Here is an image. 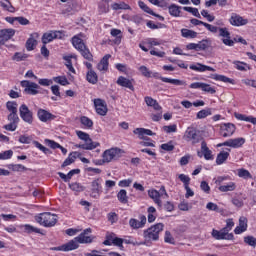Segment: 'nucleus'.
Returning <instances> with one entry per match:
<instances>
[{"label": "nucleus", "instance_id": "58", "mask_svg": "<svg viewBox=\"0 0 256 256\" xmlns=\"http://www.w3.org/2000/svg\"><path fill=\"white\" fill-rule=\"evenodd\" d=\"M6 107L10 113H17V102H7Z\"/></svg>", "mask_w": 256, "mask_h": 256}, {"label": "nucleus", "instance_id": "50", "mask_svg": "<svg viewBox=\"0 0 256 256\" xmlns=\"http://www.w3.org/2000/svg\"><path fill=\"white\" fill-rule=\"evenodd\" d=\"M116 238L117 237L113 233L107 234L106 235V240L103 242V245H107V246L113 245V241H115Z\"/></svg>", "mask_w": 256, "mask_h": 256}, {"label": "nucleus", "instance_id": "13", "mask_svg": "<svg viewBox=\"0 0 256 256\" xmlns=\"http://www.w3.org/2000/svg\"><path fill=\"white\" fill-rule=\"evenodd\" d=\"M63 38V32L61 31H50L48 33H44L42 36V43L44 45H47V43H51L53 39H62Z\"/></svg>", "mask_w": 256, "mask_h": 256}, {"label": "nucleus", "instance_id": "33", "mask_svg": "<svg viewBox=\"0 0 256 256\" xmlns=\"http://www.w3.org/2000/svg\"><path fill=\"white\" fill-rule=\"evenodd\" d=\"M211 79H214V81H222V83H231L233 84V79L219 74H212Z\"/></svg>", "mask_w": 256, "mask_h": 256}, {"label": "nucleus", "instance_id": "57", "mask_svg": "<svg viewBox=\"0 0 256 256\" xmlns=\"http://www.w3.org/2000/svg\"><path fill=\"white\" fill-rule=\"evenodd\" d=\"M178 179L184 184V187L189 186V183H191V178L185 174H180Z\"/></svg>", "mask_w": 256, "mask_h": 256}, {"label": "nucleus", "instance_id": "5", "mask_svg": "<svg viewBox=\"0 0 256 256\" xmlns=\"http://www.w3.org/2000/svg\"><path fill=\"white\" fill-rule=\"evenodd\" d=\"M165 225L157 223L144 231L145 241H159V233L163 231Z\"/></svg>", "mask_w": 256, "mask_h": 256}, {"label": "nucleus", "instance_id": "40", "mask_svg": "<svg viewBox=\"0 0 256 256\" xmlns=\"http://www.w3.org/2000/svg\"><path fill=\"white\" fill-rule=\"evenodd\" d=\"M169 13L170 15H172V17H179V15L181 14V7L172 4L169 6Z\"/></svg>", "mask_w": 256, "mask_h": 256}, {"label": "nucleus", "instance_id": "25", "mask_svg": "<svg viewBox=\"0 0 256 256\" xmlns=\"http://www.w3.org/2000/svg\"><path fill=\"white\" fill-rule=\"evenodd\" d=\"M244 231H247V219L245 216H242L239 218V226L235 228L234 233L236 235H241Z\"/></svg>", "mask_w": 256, "mask_h": 256}, {"label": "nucleus", "instance_id": "22", "mask_svg": "<svg viewBox=\"0 0 256 256\" xmlns=\"http://www.w3.org/2000/svg\"><path fill=\"white\" fill-rule=\"evenodd\" d=\"M190 69L192 71H198L199 73H205V71L215 72V68H213L211 66H207V65L201 64V63L190 65Z\"/></svg>", "mask_w": 256, "mask_h": 256}, {"label": "nucleus", "instance_id": "41", "mask_svg": "<svg viewBox=\"0 0 256 256\" xmlns=\"http://www.w3.org/2000/svg\"><path fill=\"white\" fill-rule=\"evenodd\" d=\"M20 227L21 229H23L24 233H41V230L39 228H35L29 224H25Z\"/></svg>", "mask_w": 256, "mask_h": 256}, {"label": "nucleus", "instance_id": "21", "mask_svg": "<svg viewBox=\"0 0 256 256\" xmlns=\"http://www.w3.org/2000/svg\"><path fill=\"white\" fill-rule=\"evenodd\" d=\"M37 115H38V119H40L42 123H47V121H51V119H55V116L45 109H39Z\"/></svg>", "mask_w": 256, "mask_h": 256}, {"label": "nucleus", "instance_id": "48", "mask_svg": "<svg viewBox=\"0 0 256 256\" xmlns=\"http://www.w3.org/2000/svg\"><path fill=\"white\" fill-rule=\"evenodd\" d=\"M202 90L205 91V93H210L211 95H215V93H217V90L207 83L202 84Z\"/></svg>", "mask_w": 256, "mask_h": 256}, {"label": "nucleus", "instance_id": "32", "mask_svg": "<svg viewBox=\"0 0 256 256\" xmlns=\"http://www.w3.org/2000/svg\"><path fill=\"white\" fill-rule=\"evenodd\" d=\"M110 35H112V37H116L115 39L116 45H119L121 43V39H123V32H121L120 29L113 28L110 31Z\"/></svg>", "mask_w": 256, "mask_h": 256}, {"label": "nucleus", "instance_id": "34", "mask_svg": "<svg viewBox=\"0 0 256 256\" xmlns=\"http://www.w3.org/2000/svg\"><path fill=\"white\" fill-rule=\"evenodd\" d=\"M229 159V152L222 151L216 157V163L218 165H223Z\"/></svg>", "mask_w": 256, "mask_h": 256}, {"label": "nucleus", "instance_id": "23", "mask_svg": "<svg viewBox=\"0 0 256 256\" xmlns=\"http://www.w3.org/2000/svg\"><path fill=\"white\" fill-rule=\"evenodd\" d=\"M138 5H139L140 9H142V11H145V13H148L149 15H153L154 17H157L158 19H160V21L165 20V18L163 16L153 12V10H151V8H149V6H147V4H145V2L139 1Z\"/></svg>", "mask_w": 256, "mask_h": 256}, {"label": "nucleus", "instance_id": "15", "mask_svg": "<svg viewBox=\"0 0 256 256\" xmlns=\"http://www.w3.org/2000/svg\"><path fill=\"white\" fill-rule=\"evenodd\" d=\"M91 233H92L91 228H87L79 236L75 237L76 241L78 242V245L79 243L80 244L92 243L93 238H91V236H88Z\"/></svg>", "mask_w": 256, "mask_h": 256}, {"label": "nucleus", "instance_id": "39", "mask_svg": "<svg viewBox=\"0 0 256 256\" xmlns=\"http://www.w3.org/2000/svg\"><path fill=\"white\" fill-rule=\"evenodd\" d=\"M233 65H235V68L238 71H247V69H251V67H249V64L237 60L233 62Z\"/></svg>", "mask_w": 256, "mask_h": 256}, {"label": "nucleus", "instance_id": "36", "mask_svg": "<svg viewBox=\"0 0 256 256\" xmlns=\"http://www.w3.org/2000/svg\"><path fill=\"white\" fill-rule=\"evenodd\" d=\"M231 141V147L233 149H239V147H243L245 145V138H235V139H230Z\"/></svg>", "mask_w": 256, "mask_h": 256}, {"label": "nucleus", "instance_id": "14", "mask_svg": "<svg viewBox=\"0 0 256 256\" xmlns=\"http://www.w3.org/2000/svg\"><path fill=\"white\" fill-rule=\"evenodd\" d=\"M13 37H15V29L8 28L0 30V46L5 45V43L13 39Z\"/></svg>", "mask_w": 256, "mask_h": 256}, {"label": "nucleus", "instance_id": "8", "mask_svg": "<svg viewBox=\"0 0 256 256\" xmlns=\"http://www.w3.org/2000/svg\"><path fill=\"white\" fill-rule=\"evenodd\" d=\"M101 183H103V180L101 178H97L91 182V197L93 199H99L101 196V192L103 189V186H101Z\"/></svg>", "mask_w": 256, "mask_h": 256}, {"label": "nucleus", "instance_id": "9", "mask_svg": "<svg viewBox=\"0 0 256 256\" xmlns=\"http://www.w3.org/2000/svg\"><path fill=\"white\" fill-rule=\"evenodd\" d=\"M20 117L25 123H28V125H31L33 123V112L29 110V107L27 105L22 104L19 108Z\"/></svg>", "mask_w": 256, "mask_h": 256}, {"label": "nucleus", "instance_id": "27", "mask_svg": "<svg viewBox=\"0 0 256 256\" xmlns=\"http://www.w3.org/2000/svg\"><path fill=\"white\" fill-rule=\"evenodd\" d=\"M109 59L111 54H106L97 65L98 71H107L109 69Z\"/></svg>", "mask_w": 256, "mask_h": 256}, {"label": "nucleus", "instance_id": "60", "mask_svg": "<svg viewBox=\"0 0 256 256\" xmlns=\"http://www.w3.org/2000/svg\"><path fill=\"white\" fill-rule=\"evenodd\" d=\"M112 9H114V11H119V9H130V7L125 3H114Z\"/></svg>", "mask_w": 256, "mask_h": 256}, {"label": "nucleus", "instance_id": "26", "mask_svg": "<svg viewBox=\"0 0 256 256\" xmlns=\"http://www.w3.org/2000/svg\"><path fill=\"white\" fill-rule=\"evenodd\" d=\"M201 149L204 159H206V161H213V152L209 149V147H207L206 141L201 142Z\"/></svg>", "mask_w": 256, "mask_h": 256}, {"label": "nucleus", "instance_id": "56", "mask_svg": "<svg viewBox=\"0 0 256 256\" xmlns=\"http://www.w3.org/2000/svg\"><path fill=\"white\" fill-rule=\"evenodd\" d=\"M164 241L165 243H170V245H175V238H173L169 231L165 232Z\"/></svg>", "mask_w": 256, "mask_h": 256}, {"label": "nucleus", "instance_id": "35", "mask_svg": "<svg viewBox=\"0 0 256 256\" xmlns=\"http://www.w3.org/2000/svg\"><path fill=\"white\" fill-rule=\"evenodd\" d=\"M86 79H87L88 83L95 85L98 81L97 73L93 70H89L87 72Z\"/></svg>", "mask_w": 256, "mask_h": 256}, {"label": "nucleus", "instance_id": "4", "mask_svg": "<svg viewBox=\"0 0 256 256\" xmlns=\"http://www.w3.org/2000/svg\"><path fill=\"white\" fill-rule=\"evenodd\" d=\"M72 45L81 53L84 59H87V61H93V54H91V51H89V48L85 46V43H83L81 38L74 36L72 38Z\"/></svg>", "mask_w": 256, "mask_h": 256}, {"label": "nucleus", "instance_id": "1", "mask_svg": "<svg viewBox=\"0 0 256 256\" xmlns=\"http://www.w3.org/2000/svg\"><path fill=\"white\" fill-rule=\"evenodd\" d=\"M148 196L154 201L156 205H158L159 209L163 207V201H161V199H169V194H167L165 186H161L159 191L156 189L149 190Z\"/></svg>", "mask_w": 256, "mask_h": 256}, {"label": "nucleus", "instance_id": "55", "mask_svg": "<svg viewBox=\"0 0 256 256\" xmlns=\"http://www.w3.org/2000/svg\"><path fill=\"white\" fill-rule=\"evenodd\" d=\"M238 177H241L242 179H251V173L248 170L239 169Z\"/></svg>", "mask_w": 256, "mask_h": 256}, {"label": "nucleus", "instance_id": "11", "mask_svg": "<svg viewBox=\"0 0 256 256\" xmlns=\"http://www.w3.org/2000/svg\"><path fill=\"white\" fill-rule=\"evenodd\" d=\"M219 37H222V43L226 45V47H233L234 41L231 39V33L229 32V29L224 27V28H219Z\"/></svg>", "mask_w": 256, "mask_h": 256}, {"label": "nucleus", "instance_id": "19", "mask_svg": "<svg viewBox=\"0 0 256 256\" xmlns=\"http://www.w3.org/2000/svg\"><path fill=\"white\" fill-rule=\"evenodd\" d=\"M235 133V124H224L221 126L222 137H231Z\"/></svg>", "mask_w": 256, "mask_h": 256}, {"label": "nucleus", "instance_id": "30", "mask_svg": "<svg viewBox=\"0 0 256 256\" xmlns=\"http://www.w3.org/2000/svg\"><path fill=\"white\" fill-rule=\"evenodd\" d=\"M145 103L146 105H148V107H153L155 111H161V106L159 105V103H157V100L147 96L145 97Z\"/></svg>", "mask_w": 256, "mask_h": 256}, {"label": "nucleus", "instance_id": "12", "mask_svg": "<svg viewBox=\"0 0 256 256\" xmlns=\"http://www.w3.org/2000/svg\"><path fill=\"white\" fill-rule=\"evenodd\" d=\"M20 85L25 88V93H28V95H37L39 91V86L35 82H30L28 80L21 81Z\"/></svg>", "mask_w": 256, "mask_h": 256}, {"label": "nucleus", "instance_id": "59", "mask_svg": "<svg viewBox=\"0 0 256 256\" xmlns=\"http://www.w3.org/2000/svg\"><path fill=\"white\" fill-rule=\"evenodd\" d=\"M203 26L208 30L210 31V33H218L219 32V29L220 27H217V26H214V25H211L209 23H203Z\"/></svg>", "mask_w": 256, "mask_h": 256}, {"label": "nucleus", "instance_id": "53", "mask_svg": "<svg viewBox=\"0 0 256 256\" xmlns=\"http://www.w3.org/2000/svg\"><path fill=\"white\" fill-rule=\"evenodd\" d=\"M244 243L250 245V247H256V238L253 236H246L244 237Z\"/></svg>", "mask_w": 256, "mask_h": 256}, {"label": "nucleus", "instance_id": "64", "mask_svg": "<svg viewBox=\"0 0 256 256\" xmlns=\"http://www.w3.org/2000/svg\"><path fill=\"white\" fill-rule=\"evenodd\" d=\"M139 71L144 77H151V71L147 66H140Z\"/></svg>", "mask_w": 256, "mask_h": 256}, {"label": "nucleus", "instance_id": "63", "mask_svg": "<svg viewBox=\"0 0 256 256\" xmlns=\"http://www.w3.org/2000/svg\"><path fill=\"white\" fill-rule=\"evenodd\" d=\"M207 49V41L202 40L196 44V51H205Z\"/></svg>", "mask_w": 256, "mask_h": 256}, {"label": "nucleus", "instance_id": "10", "mask_svg": "<svg viewBox=\"0 0 256 256\" xmlns=\"http://www.w3.org/2000/svg\"><path fill=\"white\" fill-rule=\"evenodd\" d=\"M50 249L51 251H75V249H79V242L74 238L62 246L52 247Z\"/></svg>", "mask_w": 256, "mask_h": 256}, {"label": "nucleus", "instance_id": "42", "mask_svg": "<svg viewBox=\"0 0 256 256\" xmlns=\"http://www.w3.org/2000/svg\"><path fill=\"white\" fill-rule=\"evenodd\" d=\"M69 187L71 191H75L76 193H81V191H85V187L77 182L70 183Z\"/></svg>", "mask_w": 256, "mask_h": 256}, {"label": "nucleus", "instance_id": "29", "mask_svg": "<svg viewBox=\"0 0 256 256\" xmlns=\"http://www.w3.org/2000/svg\"><path fill=\"white\" fill-rule=\"evenodd\" d=\"M212 237L216 239L217 241L226 239L227 237V232L222 228L220 231L213 229L212 230Z\"/></svg>", "mask_w": 256, "mask_h": 256}, {"label": "nucleus", "instance_id": "6", "mask_svg": "<svg viewBox=\"0 0 256 256\" xmlns=\"http://www.w3.org/2000/svg\"><path fill=\"white\" fill-rule=\"evenodd\" d=\"M185 141H191L192 145H197V143H201L203 141V136L197 128L188 127L184 133Z\"/></svg>", "mask_w": 256, "mask_h": 256}, {"label": "nucleus", "instance_id": "24", "mask_svg": "<svg viewBox=\"0 0 256 256\" xmlns=\"http://www.w3.org/2000/svg\"><path fill=\"white\" fill-rule=\"evenodd\" d=\"M230 23L235 27H240L241 25H247L248 21L247 19H243V17L237 14H232L230 18Z\"/></svg>", "mask_w": 256, "mask_h": 256}, {"label": "nucleus", "instance_id": "38", "mask_svg": "<svg viewBox=\"0 0 256 256\" xmlns=\"http://www.w3.org/2000/svg\"><path fill=\"white\" fill-rule=\"evenodd\" d=\"M0 5L5 9V11H9L10 13H15V8L11 5L9 0H0Z\"/></svg>", "mask_w": 256, "mask_h": 256}, {"label": "nucleus", "instance_id": "52", "mask_svg": "<svg viewBox=\"0 0 256 256\" xmlns=\"http://www.w3.org/2000/svg\"><path fill=\"white\" fill-rule=\"evenodd\" d=\"M9 169H11L12 171H27V167L21 165V164H10L9 165Z\"/></svg>", "mask_w": 256, "mask_h": 256}, {"label": "nucleus", "instance_id": "62", "mask_svg": "<svg viewBox=\"0 0 256 256\" xmlns=\"http://www.w3.org/2000/svg\"><path fill=\"white\" fill-rule=\"evenodd\" d=\"M45 143L51 149H59V147H61V144H59V143H57V142H55L53 140L45 139Z\"/></svg>", "mask_w": 256, "mask_h": 256}, {"label": "nucleus", "instance_id": "54", "mask_svg": "<svg viewBox=\"0 0 256 256\" xmlns=\"http://www.w3.org/2000/svg\"><path fill=\"white\" fill-rule=\"evenodd\" d=\"M211 115V109H204L197 113V119H205V117H209Z\"/></svg>", "mask_w": 256, "mask_h": 256}, {"label": "nucleus", "instance_id": "49", "mask_svg": "<svg viewBox=\"0 0 256 256\" xmlns=\"http://www.w3.org/2000/svg\"><path fill=\"white\" fill-rule=\"evenodd\" d=\"M74 11H75V3H72L62 10V15H73Z\"/></svg>", "mask_w": 256, "mask_h": 256}, {"label": "nucleus", "instance_id": "46", "mask_svg": "<svg viewBox=\"0 0 256 256\" xmlns=\"http://www.w3.org/2000/svg\"><path fill=\"white\" fill-rule=\"evenodd\" d=\"M53 80L55 81V83H59V85H69V80H67V77L65 76H57L54 77Z\"/></svg>", "mask_w": 256, "mask_h": 256}, {"label": "nucleus", "instance_id": "16", "mask_svg": "<svg viewBox=\"0 0 256 256\" xmlns=\"http://www.w3.org/2000/svg\"><path fill=\"white\" fill-rule=\"evenodd\" d=\"M94 105L96 109V113L105 117L107 115V104L101 99H94Z\"/></svg>", "mask_w": 256, "mask_h": 256}, {"label": "nucleus", "instance_id": "44", "mask_svg": "<svg viewBox=\"0 0 256 256\" xmlns=\"http://www.w3.org/2000/svg\"><path fill=\"white\" fill-rule=\"evenodd\" d=\"M27 57H29V55L23 53V52H16L13 56H12V61H25V59H27Z\"/></svg>", "mask_w": 256, "mask_h": 256}, {"label": "nucleus", "instance_id": "31", "mask_svg": "<svg viewBox=\"0 0 256 256\" xmlns=\"http://www.w3.org/2000/svg\"><path fill=\"white\" fill-rule=\"evenodd\" d=\"M117 199L124 205L129 203V197L127 196V190L121 189L117 194Z\"/></svg>", "mask_w": 256, "mask_h": 256}, {"label": "nucleus", "instance_id": "3", "mask_svg": "<svg viewBox=\"0 0 256 256\" xmlns=\"http://www.w3.org/2000/svg\"><path fill=\"white\" fill-rule=\"evenodd\" d=\"M35 220L43 227H55L57 225V215L51 212L40 213L35 217Z\"/></svg>", "mask_w": 256, "mask_h": 256}, {"label": "nucleus", "instance_id": "18", "mask_svg": "<svg viewBox=\"0 0 256 256\" xmlns=\"http://www.w3.org/2000/svg\"><path fill=\"white\" fill-rule=\"evenodd\" d=\"M37 39H39V33H33L26 41L27 51H33L37 47Z\"/></svg>", "mask_w": 256, "mask_h": 256}, {"label": "nucleus", "instance_id": "47", "mask_svg": "<svg viewBox=\"0 0 256 256\" xmlns=\"http://www.w3.org/2000/svg\"><path fill=\"white\" fill-rule=\"evenodd\" d=\"M184 11H187L188 13H192L194 17H197L198 19H201V14L199 13V9L193 8V7H184Z\"/></svg>", "mask_w": 256, "mask_h": 256}, {"label": "nucleus", "instance_id": "17", "mask_svg": "<svg viewBox=\"0 0 256 256\" xmlns=\"http://www.w3.org/2000/svg\"><path fill=\"white\" fill-rule=\"evenodd\" d=\"M145 223H147V217L145 216H141L140 221L135 218L129 220V225L132 229H141L142 227H145Z\"/></svg>", "mask_w": 256, "mask_h": 256}, {"label": "nucleus", "instance_id": "45", "mask_svg": "<svg viewBox=\"0 0 256 256\" xmlns=\"http://www.w3.org/2000/svg\"><path fill=\"white\" fill-rule=\"evenodd\" d=\"M80 122L82 125H84V127H87L88 129H91V127H93V120L87 116H82L80 118Z\"/></svg>", "mask_w": 256, "mask_h": 256}, {"label": "nucleus", "instance_id": "61", "mask_svg": "<svg viewBox=\"0 0 256 256\" xmlns=\"http://www.w3.org/2000/svg\"><path fill=\"white\" fill-rule=\"evenodd\" d=\"M8 121H10V123H19V116L17 115V112H10L8 115Z\"/></svg>", "mask_w": 256, "mask_h": 256}, {"label": "nucleus", "instance_id": "28", "mask_svg": "<svg viewBox=\"0 0 256 256\" xmlns=\"http://www.w3.org/2000/svg\"><path fill=\"white\" fill-rule=\"evenodd\" d=\"M160 81L163 83H170V85H177V86H187V82L179 79L167 78V77H159Z\"/></svg>", "mask_w": 256, "mask_h": 256}, {"label": "nucleus", "instance_id": "20", "mask_svg": "<svg viewBox=\"0 0 256 256\" xmlns=\"http://www.w3.org/2000/svg\"><path fill=\"white\" fill-rule=\"evenodd\" d=\"M116 83L120 87H125L126 89H130V91H135V87L133 86V82L130 79H128V78L120 76L117 79Z\"/></svg>", "mask_w": 256, "mask_h": 256}, {"label": "nucleus", "instance_id": "2", "mask_svg": "<svg viewBox=\"0 0 256 256\" xmlns=\"http://www.w3.org/2000/svg\"><path fill=\"white\" fill-rule=\"evenodd\" d=\"M77 137H79L82 141H85L84 144H78L76 147L78 149H84L86 151H91L93 149H97L99 147V143L93 142L89 134L83 132V131H77L76 132Z\"/></svg>", "mask_w": 256, "mask_h": 256}, {"label": "nucleus", "instance_id": "37", "mask_svg": "<svg viewBox=\"0 0 256 256\" xmlns=\"http://www.w3.org/2000/svg\"><path fill=\"white\" fill-rule=\"evenodd\" d=\"M181 33H182V37H185L186 39H195V37H197V32L193 30L183 28L181 30Z\"/></svg>", "mask_w": 256, "mask_h": 256}, {"label": "nucleus", "instance_id": "7", "mask_svg": "<svg viewBox=\"0 0 256 256\" xmlns=\"http://www.w3.org/2000/svg\"><path fill=\"white\" fill-rule=\"evenodd\" d=\"M125 153L120 148H111L108 150H105L102 157L104 163H111V161H117V159H120V157Z\"/></svg>", "mask_w": 256, "mask_h": 256}, {"label": "nucleus", "instance_id": "51", "mask_svg": "<svg viewBox=\"0 0 256 256\" xmlns=\"http://www.w3.org/2000/svg\"><path fill=\"white\" fill-rule=\"evenodd\" d=\"M146 25L149 27V29H165V27H167L165 24H155L153 21H148Z\"/></svg>", "mask_w": 256, "mask_h": 256}, {"label": "nucleus", "instance_id": "43", "mask_svg": "<svg viewBox=\"0 0 256 256\" xmlns=\"http://www.w3.org/2000/svg\"><path fill=\"white\" fill-rule=\"evenodd\" d=\"M218 189L222 193H227V191H235V184L233 182H230L226 185L220 186Z\"/></svg>", "mask_w": 256, "mask_h": 256}]
</instances>
